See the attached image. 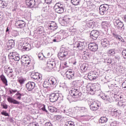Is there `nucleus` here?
<instances>
[{
	"instance_id": "nucleus-1",
	"label": "nucleus",
	"mask_w": 126,
	"mask_h": 126,
	"mask_svg": "<svg viewBox=\"0 0 126 126\" xmlns=\"http://www.w3.org/2000/svg\"><path fill=\"white\" fill-rule=\"evenodd\" d=\"M69 94L73 98L76 99V101L83 100L82 94L79 92V89L76 87L72 88L69 91Z\"/></svg>"
},
{
	"instance_id": "nucleus-2",
	"label": "nucleus",
	"mask_w": 126,
	"mask_h": 126,
	"mask_svg": "<svg viewBox=\"0 0 126 126\" xmlns=\"http://www.w3.org/2000/svg\"><path fill=\"white\" fill-rule=\"evenodd\" d=\"M71 56L70 51H66L64 48H61L60 51L58 54V57L60 61H64L65 59H68Z\"/></svg>"
},
{
	"instance_id": "nucleus-3",
	"label": "nucleus",
	"mask_w": 126,
	"mask_h": 126,
	"mask_svg": "<svg viewBox=\"0 0 126 126\" xmlns=\"http://www.w3.org/2000/svg\"><path fill=\"white\" fill-rule=\"evenodd\" d=\"M64 8H65L64 4L61 2L56 3L54 6V9L55 12L59 13L60 14L63 13L64 11Z\"/></svg>"
},
{
	"instance_id": "nucleus-4",
	"label": "nucleus",
	"mask_w": 126,
	"mask_h": 126,
	"mask_svg": "<svg viewBox=\"0 0 126 126\" xmlns=\"http://www.w3.org/2000/svg\"><path fill=\"white\" fill-rule=\"evenodd\" d=\"M96 93L97 95L101 98L102 100L105 101V102L112 103L114 101L112 97L109 96V95H105L101 90L97 91Z\"/></svg>"
},
{
	"instance_id": "nucleus-5",
	"label": "nucleus",
	"mask_w": 126,
	"mask_h": 126,
	"mask_svg": "<svg viewBox=\"0 0 126 126\" xmlns=\"http://www.w3.org/2000/svg\"><path fill=\"white\" fill-rule=\"evenodd\" d=\"M62 94L59 93H54L51 94L49 96V100L50 102L54 103V102H56L59 99H62Z\"/></svg>"
},
{
	"instance_id": "nucleus-6",
	"label": "nucleus",
	"mask_w": 126,
	"mask_h": 126,
	"mask_svg": "<svg viewBox=\"0 0 126 126\" xmlns=\"http://www.w3.org/2000/svg\"><path fill=\"white\" fill-rule=\"evenodd\" d=\"M57 84V80L56 78L46 79L45 80L43 86L44 88H48L50 85H56Z\"/></svg>"
},
{
	"instance_id": "nucleus-7",
	"label": "nucleus",
	"mask_w": 126,
	"mask_h": 126,
	"mask_svg": "<svg viewBox=\"0 0 126 126\" xmlns=\"http://www.w3.org/2000/svg\"><path fill=\"white\" fill-rule=\"evenodd\" d=\"M25 3L28 8H36L37 7L35 0H25Z\"/></svg>"
},
{
	"instance_id": "nucleus-8",
	"label": "nucleus",
	"mask_w": 126,
	"mask_h": 126,
	"mask_svg": "<svg viewBox=\"0 0 126 126\" xmlns=\"http://www.w3.org/2000/svg\"><path fill=\"white\" fill-rule=\"evenodd\" d=\"M86 45L84 44V42L77 41L74 44L73 48L76 50H84Z\"/></svg>"
},
{
	"instance_id": "nucleus-9",
	"label": "nucleus",
	"mask_w": 126,
	"mask_h": 126,
	"mask_svg": "<svg viewBox=\"0 0 126 126\" xmlns=\"http://www.w3.org/2000/svg\"><path fill=\"white\" fill-rule=\"evenodd\" d=\"M50 8L49 5H45V3L43 4V6L41 9L42 14V17H47L49 15Z\"/></svg>"
},
{
	"instance_id": "nucleus-10",
	"label": "nucleus",
	"mask_w": 126,
	"mask_h": 126,
	"mask_svg": "<svg viewBox=\"0 0 126 126\" xmlns=\"http://www.w3.org/2000/svg\"><path fill=\"white\" fill-rule=\"evenodd\" d=\"M109 9V5L107 4H102L99 6V13L101 15H104L106 12Z\"/></svg>"
},
{
	"instance_id": "nucleus-11",
	"label": "nucleus",
	"mask_w": 126,
	"mask_h": 126,
	"mask_svg": "<svg viewBox=\"0 0 126 126\" xmlns=\"http://www.w3.org/2000/svg\"><path fill=\"white\" fill-rule=\"evenodd\" d=\"M99 107H100V104L97 101H94L90 106L91 111H97Z\"/></svg>"
},
{
	"instance_id": "nucleus-12",
	"label": "nucleus",
	"mask_w": 126,
	"mask_h": 126,
	"mask_svg": "<svg viewBox=\"0 0 126 126\" xmlns=\"http://www.w3.org/2000/svg\"><path fill=\"white\" fill-rule=\"evenodd\" d=\"M60 65H59V63H56L55 61H50L48 63L47 65V68L48 69H53L54 67H59Z\"/></svg>"
},
{
	"instance_id": "nucleus-13",
	"label": "nucleus",
	"mask_w": 126,
	"mask_h": 126,
	"mask_svg": "<svg viewBox=\"0 0 126 126\" xmlns=\"http://www.w3.org/2000/svg\"><path fill=\"white\" fill-rule=\"evenodd\" d=\"M113 23L115 27L117 28V29H122L124 27V23L120 20H114Z\"/></svg>"
},
{
	"instance_id": "nucleus-14",
	"label": "nucleus",
	"mask_w": 126,
	"mask_h": 126,
	"mask_svg": "<svg viewBox=\"0 0 126 126\" xmlns=\"http://www.w3.org/2000/svg\"><path fill=\"white\" fill-rule=\"evenodd\" d=\"M97 77H98V74L95 71H90L88 75L89 80H95Z\"/></svg>"
},
{
	"instance_id": "nucleus-15",
	"label": "nucleus",
	"mask_w": 126,
	"mask_h": 126,
	"mask_svg": "<svg viewBox=\"0 0 126 126\" xmlns=\"http://www.w3.org/2000/svg\"><path fill=\"white\" fill-rule=\"evenodd\" d=\"M88 49L92 52H96L98 50V44L95 43H90L88 44Z\"/></svg>"
},
{
	"instance_id": "nucleus-16",
	"label": "nucleus",
	"mask_w": 126,
	"mask_h": 126,
	"mask_svg": "<svg viewBox=\"0 0 126 126\" xmlns=\"http://www.w3.org/2000/svg\"><path fill=\"white\" fill-rule=\"evenodd\" d=\"M112 36L114 39H116L117 41L121 42V43H125V39L122 37L121 35L118 34L116 32H112Z\"/></svg>"
},
{
	"instance_id": "nucleus-17",
	"label": "nucleus",
	"mask_w": 126,
	"mask_h": 126,
	"mask_svg": "<svg viewBox=\"0 0 126 126\" xmlns=\"http://www.w3.org/2000/svg\"><path fill=\"white\" fill-rule=\"evenodd\" d=\"M36 84L35 83L33 82H28L26 84V89H27L28 91L29 92L32 91L34 88H35V86Z\"/></svg>"
},
{
	"instance_id": "nucleus-18",
	"label": "nucleus",
	"mask_w": 126,
	"mask_h": 126,
	"mask_svg": "<svg viewBox=\"0 0 126 126\" xmlns=\"http://www.w3.org/2000/svg\"><path fill=\"white\" fill-rule=\"evenodd\" d=\"M65 75L67 79L72 80L74 79V72L72 71H67L65 73Z\"/></svg>"
},
{
	"instance_id": "nucleus-19",
	"label": "nucleus",
	"mask_w": 126,
	"mask_h": 126,
	"mask_svg": "<svg viewBox=\"0 0 126 126\" xmlns=\"http://www.w3.org/2000/svg\"><path fill=\"white\" fill-rule=\"evenodd\" d=\"M99 32L97 30H93L90 33L91 38L93 40H97V38L99 36Z\"/></svg>"
},
{
	"instance_id": "nucleus-20",
	"label": "nucleus",
	"mask_w": 126,
	"mask_h": 126,
	"mask_svg": "<svg viewBox=\"0 0 126 126\" xmlns=\"http://www.w3.org/2000/svg\"><path fill=\"white\" fill-rule=\"evenodd\" d=\"M25 22L23 20H18L17 21V22L15 23V26L17 27V28H20L21 29L22 28H24V27H25Z\"/></svg>"
},
{
	"instance_id": "nucleus-21",
	"label": "nucleus",
	"mask_w": 126,
	"mask_h": 126,
	"mask_svg": "<svg viewBox=\"0 0 126 126\" xmlns=\"http://www.w3.org/2000/svg\"><path fill=\"white\" fill-rule=\"evenodd\" d=\"M101 45L103 48H108L110 46V41L107 38L102 39Z\"/></svg>"
},
{
	"instance_id": "nucleus-22",
	"label": "nucleus",
	"mask_w": 126,
	"mask_h": 126,
	"mask_svg": "<svg viewBox=\"0 0 126 126\" xmlns=\"http://www.w3.org/2000/svg\"><path fill=\"white\" fill-rule=\"evenodd\" d=\"M48 29H50V30H52V31H55V30L58 29V26L55 22H51V23L48 25Z\"/></svg>"
},
{
	"instance_id": "nucleus-23",
	"label": "nucleus",
	"mask_w": 126,
	"mask_h": 126,
	"mask_svg": "<svg viewBox=\"0 0 126 126\" xmlns=\"http://www.w3.org/2000/svg\"><path fill=\"white\" fill-rule=\"evenodd\" d=\"M87 91L89 92V94L91 95H94L95 94V91H96V89L94 86H90L87 88Z\"/></svg>"
},
{
	"instance_id": "nucleus-24",
	"label": "nucleus",
	"mask_w": 126,
	"mask_h": 126,
	"mask_svg": "<svg viewBox=\"0 0 126 126\" xmlns=\"http://www.w3.org/2000/svg\"><path fill=\"white\" fill-rule=\"evenodd\" d=\"M7 100L9 103L14 104V105H19L20 104L19 101L10 96L8 97Z\"/></svg>"
},
{
	"instance_id": "nucleus-25",
	"label": "nucleus",
	"mask_w": 126,
	"mask_h": 126,
	"mask_svg": "<svg viewBox=\"0 0 126 126\" xmlns=\"http://www.w3.org/2000/svg\"><path fill=\"white\" fill-rule=\"evenodd\" d=\"M32 78L35 80H42V75L37 72L32 75Z\"/></svg>"
},
{
	"instance_id": "nucleus-26",
	"label": "nucleus",
	"mask_w": 126,
	"mask_h": 126,
	"mask_svg": "<svg viewBox=\"0 0 126 126\" xmlns=\"http://www.w3.org/2000/svg\"><path fill=\"white\" fill-rule=\"evenodd\" d=\"M15 45V43L14 42V40L13 39H11L8 41L7 43V48L9 50H10L12 48H14Z\"/></svg>"
},
{
	"instance_id": "nucleus-27",
	"label": "nucleus",
	"mask_w": 126,
	"mask_h": 126,
	"mask_svg": "<svg viewBox=\"0 0 126 126\" xmlns=\"http://www.w3.org/2000/svg\"><path fill=\"white\" fill-rule=\"evenodd\" d=\"M12 59L16 61H18L20 60V56H19V54H16L15 52L12 53Z\"/></svg>"
},
{
	"instance_id": "nucleus-28",
	"label": "nucleus",
	"mask_w": 126,
	"mask_h": 126,
	"mask_svg": "<svg viewBox=\"0 0 126 126\" xmlns=\"http://www.w3.org/2000/svg\"><path fill=\"white\" fill-rule=\"evenodd\" d=\"M88 68H89V65H88V64H83L80 66V69L82 72H85Z\"/></svg>"
},
{
	"instance_id": "nucleus-29",
	"label": "nucleus",
	"mask_w": 126,
	"mask_h": 126,
	"mask_svg": "<svg viewBox=\"0 0 126 126\" xmlns=\"http://www.w3.org/2000/svg\"><path fill=\"white\" fill-rule=\"evenodd\" d=\"M0 78L2 81V82H3V84H4L5 86H7V85H8V84H7V79H6V78L5 77V76L4 75H1L0 76Z\"/></svg>"
},
{
	"instance_id": "nucleus-30",
	"label": "nucleus",
	"mask_w": 126,
	"mask_h": 126,
	"mask_svg": "<svg viewBox=\"0 0 126 126\" xmlns=\"http://www.w3.org/2000/svg\"><path fill=\"white\" fill-rule=\"evenodd\" d=\"M62 40V36L59 33H56L55 39H53V42H60Z\"/></svg>"
},
{
	"instance_id": "nucleus-31",
	"label": "nucleus",
	"mask_w": 126,
	"mask_h": 126,
	"mask_svg": "<svg viewBox=\"0 0 126 126\" xmlns=\"http://www.w3.org/2000/svg\"><path fill=\"white\" fill-rule=\"evenodd\" d=\"M25 81H26V78H25L21 77L18 79V82H19L21 86H22L25 83Z\"/></svg>"
},
{
	"instance_id": "nucleus-32",
	"label": "nucleus",
	"mask_w": 126,
	"mask_h": 126,
	"mask_svg": "<svg viewBox=\"0 0 126 126\" xmlns=\"http://www.w3.org/2000/svg\"><path fill=\"white\" fill-rule=\"evenodd\" d=\"M120 95L118 93H114L112 94V97L115 99V101H119L120 100Z\"/></svg>"
},
{
	"instance_id": "nucleus-33",
	"label": "nucleus",
	"mask_w": 126,
	"mask_h": 126,
	"mask_svg": "<svg viewBox=\"0 0 126 126\" xmlns=\"http://www.w3.org/2000/svg\"><path fill=\"white\" fill-rule=\"evenodd\" d=\"M22 63H24L25 66H30V65L32 64V60L30 59L29 60Z\"/></svg>"
},
{
	"instance_id": "nucleus-34",
	"label": "nucleus",
	"mask_w": 126,
	"mask_h": 126,
	"mask_svg": "<svg viewBox=\"0 0 126 126\" xmlns=\"http://www.w3.org/2000/svg\"><path fill=\"white\" fill-rule=\"evenodd\" d=\"M6 6H7V3L3 0H0V8H5Z\"/></svg>"
},
{
	"instance_id": "nucleus-35",
	"label": "nucleus",
	"mask_w": 126,
	"mask_h": 126,
	"mask_svg": "<svg viewBox=\"0 0 126 126\" xmlns=\"http://www.w3.org/2000/svg\"><path fill=\"white\" fill-rule=\"evenodd\" d=\"M69 32L70 34V38H71V36H74L76 33H77V32L76 31V30L75 29H69Z\"/></svg>"
},
{
	"instance_id": "nucleus-36",
	"label": "nucleus",
	"mask_w": 126,
	"mask_h": 126,
	"mask_svg": "<svg viewBox=\"0 0 126 126\" xmlns=\"http://www.w3.org/2000/svg\"><path fill=\"white\" fill-rule=\"evenodd\" d=\"M108 122V118L106 117H101L99 119V123L100 124H105Z\"/></svg>"
},
{
	"instance_id": "nucleus-37",
	"label": "nucleus",
	"mask_w": 126,
	"mask_h": 126,
	"mask_svg": "<svg viewBox=\"0 0 126 126\" xmlns=\"http://www.w3.org/2000/svg\"><path fill=\"white\" fill-rule=\"evenodd\" d=\"M22 50L23 51H30L31 50V45L28 44L26 46H23Z\"/></svg>"
},
{
	"instance_id": "nucleus-38",
	"label": "nucleus",
	"mask_w": 126,
	"mask_h": 126,
	"mask_svg": "<svg viewBox=\"0 0 126 126\" xmlns=\"http://www.w3.org/2000/svg\"><path fill=\"white\" fill-rule=\"evenodd\" d=\"M15 95L17 96L16 99L17 100H21V97H23L24 96V94H21L19 93V91H18L17 93L15 94Z\"/></svg>"
},
{
	"instance_id": "nucleus-39",
	"label": "nucleus",
	"mask_w": 126,
	"mask_h": 126,
	"mask_svg": "<svg viewBox=\"0 0 126 126\" xmlns=\"http://www.w3.org/2000/svg\"><path fill=\"white\" fill-rule=\"evenodd\" d=\"M30 58L28 56H26L25 55H24L21 57V63H24V62H26V61H28V60H30Z\"/></svg>"
},
{
	"instance_id": "nucleus-40",
	"label": "nucleus",
	"mask_w": 126,
	"mask_h": 126,
	"mask_svg": "<svg viewBox=\"0 0 126 126\" xmlns=\"http://www.w3.org/2000/svg\"><path fill=\"white\" fill-rule=\"evenodd\" d=\"M107 54L108 56H114L116 52H115V49H110L108 51Z\"/></svg>"
},
{
	"instance_id": "nucleus-41",
	"label": "nucleus",
	"mask_w": 126,
	"mask_h": 126,
	"mask_svg": "<svg viewBox=\"0 0 126 126\" xmlns=\"http://www.w3.org/2000/svg\"><path fill=\"white\" fill-rule=\"evenodd\" d=\"M101 24L102 28L104 29H107L108 27H109V23H108V22H102Z\"/></svg>"
},
{
	"instance_id": "nucleus-42",
	"label": "nucleus",
	"mask_w": 126,
	"mask_h": 126,
	"mask_svg": "<svg viewBox=\"0 0 126 126\" xmlns=\"http://www.w3.org/2000/svg\"><path fill=\"white\" fill-rule=\"evenodd\" d=\"M71 2L73 5H78L80 2V0H71Z\"/></svg>"
},
{
	"instance_id": "nucleus-43",
	"label": "nucleus",
	"mask_w": 126,
	"mask_h": 126,
	"mask_svg": "<svg viewBox=\"0 0 126 126\" xmlns=\"http://www.w3.org/2000/svg\"><path fill=\"white\" fill-rule=\"evenodd\" d=\"M111 115L112 116H115V117H117V116L119 115V110L114 109L113 111L111 112Z\"/></svg>"
},
{
	"instance_id": "nucleus-44",
	"label": "nucleus",
	"mask_w": 126,
	"mask_h": 126,
	"mask_svg": "<svg viewBox=\"0 0 126 126\" xmlns=\"http://www.w3.org/2000/svg\"><path fill=\"white\" fill-rule=\"evenodd\" d=\"M38 59L40 61H44L45 56L43 54V53H39L38 55Z\"/></svg>"
},
{
	"instance_id": "nucleus-45",
	"label": "nucleus",
	"mask_w": 126,
	"mask_h": 126,
	"mask_svg": "<svg viewBox=\"0 0 126 126\" xmlns=\"http://www.w3.org/2000/svg\"><path fill=\"white\" fill-rule=\"evenodd\" d=\"M110 126H120V122L114 121L111 123Z\"/></svg>"
},
{
	"instance_id": "nucleus-46",
	"label": "nucleus",
	"mask_w": 126,
	"mask_h": 126,
	"mask_svg": "<svg viewBox=\"0 0 126 126\" xmlns=\"http://www.w3.org/2000/svg\"><path fill=\"white\" fill-rule=\"evenodd\" d=\"M64 126H74V123L69 121L65 123Z\"/></svg>"
},
{
	"instance_id": "nucleus-47",
	"label": "nucleus",
	"mask_w": 126,
	"mask_h": 126,
	"mask_svg": "<svg viewBox=\"0 0 126 126\" xmlns=\"http://www.w3.org/2000/svg\"><path fill=\"white\" fill-rule=\"evenodd\" d=\"M1 115L4 116V117H9V114L5 110H2Z\"/></svg>"
},
{
	"instance_id": "nucleus-48",
	"label": "nucleus",
	"mask_w": 126,
	"mask_h": 126,
	"mask_svg": "<svg viewBox=\"0 0 126 126\" xmlns=\"http://www.w3.org/2000/svg\"><path fill=\"white\" fill-rule=\"evenodd\" d=\"M18 92V91H17V90H12L11 89H9V92L10 94H11V95L15 94V93H16V92Z\"/></svg>"
},
{
	"instance_id": "nucleus-49",
	"label": "nucleus",
	"mask_w": 126,
	"mask_h": 126,
	"mask_svg": "<svg viewBox=\"0 0 126 126\" xmlns=\"http://www.w3.org/2000/svg\"><path fill=\"white\" fill-rule=\"evenodd\" d=\"M7 72H8V73H12V72H13L12 69H11L10 67H8L6 70H5V73Z\"/></svg>"
},
{
	"instance_id": "nucleus-50",
	"label": "nucleus",
	"mask_w": 126,
	"mask_h": 126,
	"mask_svg": "<svg viewBox=\"0 0 126 126\" xmlns=\"http://www.w3.org/2000/svg\"><path fill=\"white\" fill-rule=\"evenodd\" d=\"M85 56L87 58H91L92 57H93V54L89 52H86L85 53Z\"/></svg>"
},
{
	"instance_id": "nucleus-51",
	"label": "nucleus",
	"mask_w": 126,
	"mask_h": 126,
	"mask_svg": "<svg viewBox=\"0 0 126 126\" xmlns=\"http://www.w3.org/2000/svg\"><path fill=\"white\" fill-rule=\"evenodd\" d=\"M105 63L108 65L111 64L112 63V59L111 58H108V59H106L105 60Z\"/></svg>"
},
{
	"instance_id": "nucleus-52",
	"label": "nucleus",
	"mask_w": 126,
	"mask_h": 126,
	"mask_svg": "<svg viewBox=\"0 0 126 126\" xmlns=\"http://www.w3.org/2000/svg\"><path fill=\"white\" fill-rule=\"evenodd\" d=\"M41 109L42 110V111H43V112H46V113L48 112V111L46 109V106L44 104H41Z\"/></svg>"
},
{
	"instance_id": "nucleus-53",
	"label": "nucleus",
	"mask_w": 126,
	"mask_h": 126,
	"mask_svg": "<svg viewBox=\"0 0 126 126\" xmlns=\"http://www.w3.org/2000/svg\"><path fill=\"white\" fill-rule=\"evenodd\" d=\"M1 106L2 107L3 109H5V110H6L7 108H8V105L5 103H2L1 104Z\"/></svg>"
},
{
	"instance_id": "nucleus-54",
	"label": "nucleus",
	"mask_w": 126,
	"mask_h": 126,
	"mask_svg": "<svg viewBox=\"0 0 126 126\" xmlns=\"http://www.w3.org/2000/svg\"><path fill=\"white\" fill-rule=\"evenodd\" d=\"M122 56L125 59H126V49L122 51Z\"/></svg>"
},
{
	"instance_id": "nucleus-55",
	"label": "nucleus",
	"mask_w": 126,
	"mask_h": 126,
	"mask_svg": "<svg viewBox=\"0 0 126 126\" xmlns=\"http://www.w3.org/2000/svg\"><path fill=\"white\" fill-rule=\"evenodd\" d=\"M55 117L57 121H59V120H62V118H63V116H62V115H55Z\"/></svg>"
},
{
	"instance_id": "nucleus-56",
	"label": "nucleus",
	"mask_w": 126,
	"mask_h": 126,
	"mask_svg": "<svg viewBox=\"0 0 126 126\" xmlns=\"http://www.w3.org/2000/svg\"><path fill=\"white\" fill-rule=\"evenodd\" d=\"M44 1L45 3H47V5L52 3V0H44Z\"/></svg>"
},
{
	"instance_id": "nucleus-57",
	"label": "nucleus",
	"mask_w": 126,
	"mask_h": 126,
	"mask_svg": "<svg viewBox=\"0 0 126 126\" xmlns=\"http://www.w3.org/2000/svg\"><path fill=\"white\" fill-rule=\"evenodd\" d=\"M44 126H53V124H52V123H51L50 122H47L45 124Z\"/></svg>"
},
{
	"instance_id": "nucleus-58",
	"label": "nucleus",
	"mask_w": 126,
	"mask_h": 126,
	"mask_svg": "<svg viewBox=\"0 0 126 126\" xmlns=\"http://www.w3.org/2000/svg\"><path fill=\"white\" fill-rule=\"evenodd\" d=\"M72 62L71 63H73V64H74V65H75V64H76V60H75V59L73 58L71 59Z\"/></svg>"
},
{
	"instance_id": "nucleus-59",
	"label": "nucleus",
	"mask_w": 126,
	"mask_h": 126,
	"mask_svg": "<svg viewBox=\"0 0 126 126\" xmlns=\"http://www.w3.org/2000/svg\"><path fill=\"white\" fill-rule=\"evenodd\" d=\"M79 110H82V111H83V112H86L87 111V109H86L85 107H80Z\"/></svg>"
},
{
	"instance_id": "nucleus-60",
	"label": "nucleus",
	"mask_w": 126,
	"mask_h": 126,
	"mask_svg": "<svg viewBox=\"0 0 126 126\" xmlns=\"http://www.w3.org/2000/svg\"><path fill=\"white\" fill-rule=\"evenodd\" d=\"M7 120L9 121V122H10V123H13V119H12L11 117H8Z\"/></svg>"
},
{
	"instance_id": "nucleus-61",
	"label": "nucleus",
	"mask_w": 126,
	"mask_h": 126,
	"mask_svg": "<svg viewBox=\"0 0 126 126\" xmlns=\"http://www.w3.org/2000/svg\"><path fill=\"white\" fill-rule=\"evenodd\" d=\"M122 85L124 88H126V80L124 82L122 83Z\"/></svg>"
},
{
	"instance_id": "nucleus-62",
	"label": "nucleus",
	"mask_w": 126,
	"mask_h": 126,
	"mask_svg": "<svg viewBox=\"0 0 126 126\" xmlns=\"http://www.w3.org/2000/svg\"><path fill=\"white\" fill-rule=\"evenodd\" d=\"M10 30V28L7 27L6 29V33H9V31Z\"/></svg>"
},
{
	"instance_id": "nucleus-63",
	"label": "nucleus",
	"mask_w": 126,
	"mask_h": 126,
	"mask_svg": "<svg viewBox=\"0 0 126 126\" xmlns=\"http://www.w3.org/2000/svg\"><path fill=\"white\" fill-rule=\"evenodd\" d=\"M3 16V15L2 14V13L1 12H0V20H1V19H2Z\"/></svg>"
},
{
	"instance_id": "nucleus-64",
	"label": "nucleus",
	"mask_w": 126,
	"mask_h": 126,
	"mask_svg": "<svg viewBox=\"0 0 126 126\" xmlns=\"http://www.w3.org/2000/svg\"><path fill=\"white\" fill-rule=\"evenodd\" d=\"M123 20H124V21H125V22L126 23V14L124 16V17H123Z\"/></svg>"
}]
</instances>
